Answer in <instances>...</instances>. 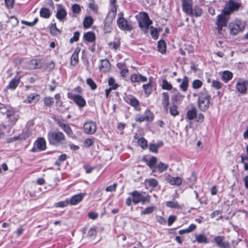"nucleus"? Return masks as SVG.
<instances>
[{"label":"nucleus","instance_id":"f257e3e1","mask_svg":"<svg viewBox=\"0 0 248 248\" xmlns=\"http://www.w3.org/2000/svg\"><path fill=\"white\" fill-rule=\"evenodd\" d=\"M210 99L211 96L207 90L203 89L201 91L198 100V107L201 110L204 111L209 108Z\"/></svg>","mask_w":248,"mask_h":248},{"label":"nucleus","instance_id":"f03ea898","mask_svg":"<svg viewBox=\"0 0 248 248\" xmlns=\"http://www.w3.org/2000/svg\"><path fill=\"white\" fill-rule=\"evenodd\" d=\"M132 198V202L135 204L141 203L144 204L150 202L151 196L145 192L134 190L129 193Z\"/></svg>","mask_w":248,"mask_h":248},{"label":"nucleus","instance_id":"7ed1b4c3","mask_svg":"<svg viewBox=\"0 0 248 248\" xmlns=\"http://www.w3.org/2000/svg\"><path fill=\"white\" fill-rule=\"evenodd\" d=\"M136 18L138 20L139 27L145 33H146L148 31L150 25L152 24V21L150 19L147 13L140 12L136 16Z\"/></svg>","mask_w":248,"mask_h":248},{"label":"nucleus","instance_id":"20e7f679","mask_svg":"<svg viewBox=\"0 0 248 248\" xmlns=\"http://www.w3.org/2000/svg\"><path fill=\"white\" fill-rule=\"evenodd\" d=\"M47 138L49 143L55 146L62 144L65 140L64 135L61 132L50 131Z\"/></svg>","mask_w":248,"mask_h":248},{"label":"nucleus","instance_id":"39448f33","mask_svg":"<svg viewBox=\"0 0 248 248\" xmlns=\"http://www.w3.org/2000/svg\"><path fill=\"white\" fill-rule=\"evenodd\" d=\"M241 6V3L235 2L233 0H229L224 5L221 12L230 16L231 14L237 11Z\"/></svg>","mask_w":248,"mask_h":248},{"label":"nucleus","instance_id":"423d86ee","mask_svg":"<svg viewBox=\"0 0 248 248\" xmlns=\"http://www.w3.org/2000/svg\"><path fill=\"white\" fill-rule=\"evenodd\" d=\"M229 18V16L226 15L222 12L217 16L216 24L217 25V32L219 34H223V28L227 26Z\"/></svg>","mask_w":248,"mask_h":248},{"label":"nucleus","instance_id":"0eeeda50","mask_svg":"<svg viewBox=\"0 0 248 248\" xmlns=\"http://www.w3.org/2000/svg\"><path fill=\"white\" fill-rule=\"evenodd\" d=\"M244 23L239 21L237 23H230L229 24V28L230 33L232 35H236L238 32L242 31L245 28Z\"/></svg>","mask_w":248,"mask_h":248},{"label":"nucleus","instance_id":"6e6552de","mask_svg":"<svg viewBox=\"0 0 248 248\" xmlns=\"http://www.w3.org/2000/svg\"><path fill=\"white\" fill-rule=\"evenodd\" d=\"M97 125L96 123L92 121L86 122L83 125L84 133L89 135H92L95 133Z\"/></svg>","mask_w":248,"mask_h":248},{"label":"nucleus","instance_id":"1a4fd4ad","mask_svg":"<svg viewBox=\"0 0 248 248\" xmlns=\"http://www.w3.org/2000/svg\"><path fill=\"white\" fill-rule=\"evenodd\" d=\"M124 100L128 104L134 108L136 110L138 111L140 110L139 101L134 96L130 95H126L124 98Z\"/></svg>","mask_w":248,"mask_h":248},{"label":"nucleus","instance_id":"9d476101","mask_svg":"<svg viewBox=\"0 0 248 248\" xmlns=\"http://www.w3.org/2000/svg\"><path fill=\"white\" fill-rule=\"evenodd\" d=\"M248 86V80L242 78H239L236 84L237 91L241 94H245L247 93Z\"/></svg>","mask_w":248,"mask_h":248},{"label":"nucleus","instance_id":"9b49d317","mask_svg":"<svg viewBox=\"0 0 248 248\" xmlns=\"http://www.w3.org/2000/svg\"><path fill=\"white\" fill-rule=\"evenodd\" d=\"M117 25L122 30L131 31L133 29L131 25L127 23V21L123 17H120L117 20Z\"/></svg>","mask_w":248,"mask_h":248},{"label":"nucleus","instance_id":"f8f14e48","mask_svg":"<svg viewBox=\"0 0 248 248\" xmlns=\"http://www.w3.org/2000/svg\"><path fill=\"white\" fill-rule=\"evenodd\" d=\"M67 96L69 99L73 100L78 107L82 108L85 106L86 101L81 96L75 95L70 93H68Z\"/></svg>","mask_w":248,"mask_h":248},{"label":"nucleus","instance_id":"ddd939ff","mask_svg":"<svg viewBox=\"0 0 248 248\" xmlns=\"http://www.w3.org/2000/svg\"><path fill=\"white\" fill-rule=\"evenodd\" d=\"M57 124L70 137L73 135V131L69 125L64 123L62 119H57L55 120Z\"/></svg>","mask_w":248,"mask_h":248},{"label":"nucleus","instance_id":"4468645a","mask_svg":"<svg viewBox=\"0 0 248 248\" xmlns=\"http://www.w3.org/2000/svg\"><path fill=\"white\" fill-rule=\"evenodd\" d=\"M153 120V116L152 112L146 109L144 115H138L135 118L136 122H142L144 121H152Z\"/></svg>","mask_w":248,"mask_h":248},{"label":"nucleus","instance_id":"2eb2a0df","mask_svg":"<svg viewBox=\"0 0 248 248\" xmlns=\"http://www.w3.org/2000/svg\"><path fill=\"white\" fill-rule=\"evenodd\" d=\"M36 147L39 151H43L46 149L45 140L43 138H38L34 143V147L32 148V152L36 151Z\"/></svg>","mask_w":248,"mask_h":248},{"label":"nucleus","instance_id":"dca6fc26","mask_svg":"<svg viewBox=\"0 0 248 248\" xmlns=\"http://www.w3.org/2000/svg\"><path fill=\"white\" fill-rule=\"evenodd\" d=\"M17 120V115L14 112L10 110L6 112V121L8 123L9 126L14 125Z\"/></svg>","mask_w":248,"mask_h":248},{"label":"nucleus","instance_id":"f3484780","mask_svg":"<svg viewBox=\"0 0 248 248\" xmlns=\"http://www.w3.org/2000/svg\"><path fill=\"white\" fill-rule=\"evenodd\" d=\"M224 236H217L214 238V241L220 248H229V243L226 241H224Z\"/></svg>","mask_w":248,"mask_h":248},{"label":"nucleus","instance_id":"a211bd4d","mask_svg":"<svg viewBox=\"0 0 248 248\" xmlns=\"http://www.w3.org/2000/svg\"><path fill=\"white\" fill-rule=\"evenodd\" d=\"M58 7L59 8L57 10L56 16L60 21H63L67 15L66 11L61 5L59 4Z\"/></svg>","mask_w":248,"mask_h":248},{"label":"nucleus","instance_id":"6ab92c4d","mask_svg":"<svg viewBox=\"0 0 248 248\" xmlns=\"http://www.w3.org/2000/svg\"><path fill=\"white\" fill-rule=\"evenodd\" d=\"M114 18L107 16L104 21V31L106 33L110 32L112 30V23Z\"/></svg>","mask_w":248,"mask_h":248},{"label":"nucleus","instance_id":"aec40b11","mask_svg":"<svg viewBox=\"0 0 248 248\" xmlns=\"http://www.w3.org/2000/svg\"><path fill=\"white\" fill-rule=\"evenodd\" d=\"M183 11L186 14H191L192 0H182Z\"/></svg>","mask_w":248,"mask_h":248},{"label":"nucleus","instance_id":"412c9836","mask_svg":"<svg viewBox=\"0 0 248 248\" xmlns=\"http://www.w3.org/2000/svg\"><path fill=\"white\" fill-rule=\"evenodd\" d=\"M18 24V21L17 18L14 16H11L8 18L6 22L8 31H11L14 27L16 26Z\"/></svg>","mask_w":248,"mask_h":248},{"label":"nucleus","instance_id":"4be33fe9","mask_svg":"<svg viewBox=\"0 0 248 248\" xmlns=\"http://www.w3.org/2000/svg\"><path fill=\"white\" fill-rule=\"evenodd\" d=\"M100 63L101 64L99 65V68L101 71L106 72L109 70L110 64L108 60H101Z\"/></svg>","mask_w":248,"mask_h":248},{"label":"nucleus","instance_id":"5701e85b","mask_svg":"<svg viewBox=\"0 0 248 248\" xmlns=\"http://www.w3.org/2000/svg\"><path fill=\"white\" fill-rule=\"evenodd\" d=\"M130 79L133 82H139L140 81L145 82L147 81V78L139 74H134L131 76Z\"/></svg>","mask_w":248,"mask_h":248},{"label":"nucleus","instance_id":"b1692460","mask_svg":"<svg viewBox=\"0 0 248 248\" xmlns=\"http://www.w3.org/2000/svg\"><path fill=\"white\" fill-rule=\"evenodd\" d=\"M162 104L164 109L167 111L169 105V95L167 92H163L162 93Z\"/></svg>","mask_w":248,"mask_h":248},{"label":"nucleus","instance_id":"393cba45","mask_svg":"<svg viewBox=\"0 0 248 248\" xmlns=\"http://www.w3.org/2000/svg\"><path fill=\"white\" fill-rule=\"evenodd\" d=\"M80 50L78 48H77L73 53L71 58V64L75 66L78 62V53Z\"/></svg>","mask_w":248,"mask_h":248},{"label":"nucleus","instance_id":"a878e982","mask_svg":"<svg viewBox=\"0 0 248 248\" xmlns=\"http://www.w3.org/2000/svg\"><path fill=\"white\" fill-rule=\"evenodd\" d=\"M191 14H186L190 16H194L195 17L200 16L202 14V9L198 6H195L194 8H191Z\"/></svg>","mask_w":248,"mask_h":248},{"label":"nucleus","instance_id":"bb28decb","mask_svg":"<svg viewBox=\"0 0 248 248\" xmlns=\"http://www.w3.org/2000/svg\"><path fill=\"white\" fill-rule=\"evenodd\" d=\"M142 87L144 90V93L146 94L149 95L152 92L153 87V82L151 81V80L150 79L149 82L147 84H143Z\"/></svg>","mask_w":248,"mask_h":248},{"label":"nucleus","instance_id":"cd10ccee","mask_svg":"<svg viewBox=\"0 0 248 248\" xmlns=\"http://www.w3.org/2000/svg\"><path fill=\"white\" fill-rule=\"evenodd\" d=\"M168 181L172 185L179 186L182 184V180L179 177H173L169 176Z\"/></svg>","mask_w":248,"mask_h":248},{"label":"nucleus","instance_id":"c85d7f7f","mask_svg":"<svg viewBox=\"0 0 248 248\" xmlns=\"http://www.w3.org/2000/svg\"><path fill=\"white\" fill-rule=\"evenodd\" d=\"M83 38L89 42H93L95 40V35L93 32L88 31L84 34Z\"/></svg>","mask_w":248,"mask_h":248},{"label":"nucleus","instance_id":"c756f323","mask_svg":"<svg viewBox=\"0 0 248 248\" xmlns=\"http://www.w3.org/2000/svg\"><path fill=\"white\" fill-rule=\"evenodd\" d=\"M184 98V96L180 93H178L174 95L171 97V100L173 104L180 103Z\"/></svg>","mask_w":248,"mask_h":248},{"label":"nucleus","instance_id":"7c9ffc66","mask_svg":"<svg viewBox=\"0 0 248 248\" xmlns=\"http://www.w3.org/2000/svg\"><path fill=\"white\" fill-rule=\"evenodd\" d=\"M197 109L196 108L192 107L188 110L186 113V117L189 120L194 119L196 117Z\"/></svg>","mask_w":248,"mask_h":248},{"label":"nucleus","instance_id":"2f4dec72","mask_svg":"<svg viewBox=\"0 0 248 248\" xmlns=\"http://www.w3.org/2000/svg\"><path fill=\"white\" fill-rule=\"evenodd\" d=\"M82 198L83 196L81 194L75 195L71 198L70 202L71 205H76L82 200Z\"/></svg>","mask_w":248,"mask_h":248},{"label":"nucleus","instance_id":"473e14b6","mask_svg":"<svg viewBox=\"0 0 248 248\" xmlns=\"http://www.w3.org/2000/svg\"><path fill=\"white\" fill-rule=\"evenodd\" d=\"M157 159L156 157H152L148 162L147 163V165L149 168L153 170V172L155 171V168H156V164L157 163Z\"/></svg>","mask_w":248,"mask_h":248},{"label":"nucleus","instance_id":"72a5a7b5","mask_svg":"<svg viewBox=\"0 0 248 248\" xmlns=\"http://www.w3.org/2000/svg\"><path fill=\"white\" fill-rule=\"evenodd\" d=\"M232 76L233 74L232 72L229 71H225L222 73V79L225 83H227L232 78Z\"/></svg>","mask_w":248,"mask_h":248},{"label":"nucleus","instance_id":"f704fd0d","mask_svg":"<svg viewBox=\"0 0 248 248\" xmlns=\"http://www.w3.org/2000/svg\"><path fill=\"white\" fill-rule=\"evenodd\" d=\"M188 80V78L187 76H185L182 83L180 85V87L183 92H186L187 90Z\"/></svg>","mask_w":248,"mask_h":248},{"label":"nucleus","instance_id":"c9c22d12","mask_svg":"<svg viewBox=\"0 0 248 248\" xmlns=\"http://www.w3.org/2000/svg\"><path fill=\"white\" fill-rule=\"evenodd\" d=\"M50 12L46 8L43 7L41 8L40 11V15L41 17L45 18H48L50 16Z\"/></svg>","mask_w":248,"mask_h":248},{"label":"nucleus","instance_id":"e433bc0d","mask_svg":"<svg viewBox=\"0 0 248 248\" xmlns=\"http://www.w3.org/2000/svg\"><path fill=\"white\" fill-rule=\"evenodd\" d=\"M157 48L158 51L162 54L165 53L166 52V43L163 40H160L158 42Z\"/></svg>","mask_w":248,"mask_h":248},{"label":"nucleus","instance_id":"4c0bfd02","mask_svg":"<svg viewBox=\"0 0 248 248\" xmlns=\"http://www.w3.org/2000/svg\"><path fill=\"white\" fill-rule=\"evenodd\" d=\"M168 168V165L167 164L163 163L162 162H159L156 166L155 168V171L156 170H158L160 172H162L165 171Z\"/></svg>","mask_w":248,"mask_h":248},{"label":"nucleus","instance_id":"58836bf2","mask_svg":"<svg viewBox=\"0 0 248 248\" xmlns=\"http://www.w3.org/2000/svg\"><path fill=\"white\" fill-rule=\"evenodd\" d=\"M93 24V19L91 16L85 17L83 21V26L84 28H88Z\"/></svg>","mask_w":248,"mask_h":248},{"label":"nucleus","instance_id":"ea45409f","mask_svg":"<svg viewBox=\"0 0 248 248\" xmlns=\"http://www.w3.org/2000/svg\"><path fill=\"white\" fill-rule=\"evenodd\" d=\"M43 65L42 60L40 59L32 60V69H37L41 67Z\"/></svg>","mask_w":248,"mask_h":248},{"label":"nucleus","instance_id":"a19ab883","mask_svg":"<svg viewBox=\"0 0 248 248\" xmlns=\"http://www.w3.org/2000/svg\"><path fill=\"white\" fill-rule=\"evenodd\" d=\"M196 240L199 243L206 244L208 243L207 237L202 234L197 235L196 236Z\"/></svg>","mask_w":248,"mask_h":248},{"label":"nucleus","instance_id":"79ce46f5","mask_svg":"<svg viewBox=\"0 0 248 248\" xmlns=\"http://www.w3.org/2000/svg\"><path fill=\"white\" fill-rule=\"evenodd\" d=\"M19 83V79L14 78L9 83L8 87L11 89H15Z\"/></svg>","mask_w":248,"mask_h":248},{"label":"nucleus","instance_id":"37998d69","mask_svg":"<svg viewBox=\"0 0 248 248\" xmlns=\"http://www.w3.org/2000/svg\"><path fill=\"white\" fill-rule=\"evenodd\" d=\"M50 32L51 34L55 35L60 34L61 33L60 30L57 28L55 23L51 24L50 27Z\"/></svg>","mask_w":248,"mask_h":248},{"label":"nucleus","instance_id":"c03bdc74","mask_svg":"<svg viewBox=\"0 0 248 248\" xmlns=\"http://www.w3.org/2000/svg\"><path fill=\"white\" fill-rule=\"evenodd\" d=\"M156 210V207L154 206H149L145 209V210L142 211L140 213L141 215H145L146 214H150L152 213L154 211Z\"/></svg>","mask_w":248,"mask_h":248},{"label":"nucleus","instance_id":"a18cd8bd","mask_svg":"<svg viewBox=\"0 0 248 248\" xmlns=\"http://www.w3.org/2000/svg\"><path fill=\"white\" fill-rule=\"evenodd\" d=\"M162 88L164 90L170 91L172 89V86L166 79H164L162 80Z\"/></svg>","mask_w":248,"mask_h":248},{"label":"nucleus","instance_id":"49530a36","mask_svg":"<svg viewBox=\"0 0 248 248\" xmlns=\"http://www.w3.org/2000/svg\"><path fill=\"white\" fill-rule=\"evenodd\" d=\"M166 206L170 208H180V206L177 202L169 201L166 202Z\"/></svg>","mask_w":248,"mask_h":248},{"label":"nucleus","instance_id":"de8ad7c7","mask_svg":"<svg viewBox=\"0 0 248 248\" xmlns=\"http://www.w3.org/2000/svg\"><path fill=\"white\" fill-rule=\"evenodd\" d=\"M202 85V81L199 79L194 80L192 84V86L194 89H198L200 88Z\"/></svg>","mask_w":248,"mask_h":248},{"label":"nucleus","instance_id":"09e8293b","mask_svg":"<svg viewBox=\"0 0 248 248\" xmlns=\"http://www.w3.org/2000/svg\"><path fill=\"white\" fill-rule=\"evenodd\" d=\"M170 112L171 115L175 116L179 114V112L177 110V107L175 104H173L170 108Z\"/></svg>","mask_w":248,"mask_h":248},{"label":"nucleus","instance_id":"8fccbe9b","mask_svg":"<svg viewBox=\"0 0 248 248\" xmlns=\"http://www.w3.org/2000/svg\"><path fill=\"white\" fill-rule=\"evenodd\" d=\"M111 5L112 7L111 8V11L108 12L107 16H109L110 17H112V18H115L117 12V7L115 4Z\"/></svg>","mask_w":248,"mask_h":248},{"label":"nucleus","instance_id":"3c124183","mask_svg":"<svg viewBox=\"0 0 248 248\" xmlns=\"http://www.w3.org/2000/svg\"><path fill=\"white\" fill-rule=\"evenodd\" d=\"M223 85V84L218 80H213L212 81V87L214 88L216 90L220 89Z\"/></svg>","mask_w":248,"mask_h":248},{"label":"nucleus","instance_id":"603ef678","mask_svg":"<svg viewBox=\"0 0 248 248\" xmlns=\"http://www.w3.org/2000/svg\"><path fill=\"white\" fill-rule=\"evenodd\" d=\"M45 104L48 107L51 106L54 103V99L53 97H46L44 100Z\"/></svg>","mask_w":248,"mask_h":248},{"label":"nucleus","instance_id":"864d4df0","mask_svg":"<svg viewBox=\"0 0 248 248\" xmlns=\"http://www.w3.org/2000/svg\"><path fill=\"white\" fill-rule=\"evenodd\" d=\"M86 83L89 86H90L92 90H93L96 89L97 85L91 78H87Z\"/></svg>","mask_w":248,"mask_h":248},{"label":"nucleus","instance_id":"5fc2aeb1","mask_svg":"<svg viewBox=\"0 0 248 248\" xmlns=\"http://www.w3.org/2000/svg\"><path fill=\"white\" fill-rule=\"evenodd\" d=\"M138 142L142 149H145L147 146V141L143 138L139 139Z\"/></svg>","mask_w":248,"mask_h":248},{"label":"nucleus","instance_id":"6e6d98bb","mask_svg":"<svg viewBox=\"0 0 248 248\" xmlns=\"http://www.w3.org/2000/svg\"><path fill=\"white\" fill-rule=\"evenodd\" d=\"M72 10L74 14H79L81 12V8L79 4H74L72 6Z\"/></svg>","mask_w":248,"mask_h":248},{"label":"nucleus","instance_id":"4d7b16f0","mask_svg":"<svg viewBox=\"0 0 248 248\" xmlns=\"http://www.w3.org/2000/svg\"><path fill=\"white\" fill-rule=\"evenodd\" d=\"M108 83L109 86H110L111 88L113 89V90H115L118 87V85L117 83H115V79L112 78H109L108 80Z\"/></svg>","mask_w":248,"mask_h":248},{"label":"nucleus","instance_id":"13d9d810","mask_svg":"<svg viewBox=\"0 0 248 248\" xmlns=\"http://www.w3.org/2000/svg\"><path fill=\"white\" fill-rule=\"evenodd\" d=\"M151 30V34L153 38L155 39H156L158 37V32L157 31V29L154 28L153 27L151 26L150 27Z\"/></svg>","mask_w":248,"mask_h":248},{"label":"nucleus","instance_id":"bf43d9fd","mask_svg":"<svg viewBox=\"0 0 248 248\" xmlns=\"http://www.w3.org/2000/svg\"><path fill=\"white\" fill-rule=\"evenodd\" d=\"M90 3L89 4V8L94 12H97L98 10V6L95 3L94 0H89Z\"/></svg>","mask_w":248,"mask_h":248},{"label":"nucleus","instance_id":"052dcab7","mask_svg":"<svg viewBox=\"0 0 248 248\" xmlns=\"http://www.w3.org/2000/svg\"><path fill=\"white\" fill-rule=\"evenodd\" d=\"M149 186L152 187H155L158 185L157 181L155 179H150L146 181Z\"/></svg>","mask_w":248,"mask_h":248},{"label":"nucleus","instance_id":"680f3d73","mask_svg":"<svg viewBox=\"0 0 248 248\" xmlns=\"http://www.w3.org/2000/svg\"><path fill=\"white\" fill-rule=\"evenodd\" d=\"M5 4L6 7L10 9L14 7L15 4V0H4Z\"/></svg>","mask_w":248,"mask_h":248},{"label":"nucleus","instance_id":"e2e57ef3","mask_svg":"<svg viewBox=\"0 0 248 248\" xmlns=\"http://www.w3.org/2000/svg\"><path fill=\"white\" fill-rule=\"evenodd\" d=\"M79 32L78 31H75L74 33V36L70 39L69 42L71 44L73 43L74 42H77L79 39Z\"/></svg>","mask_w":248,"mask_h":248},{"label":"nucleus","instance_id":"0e129e2a","mask_svg":"<svg viewBox=\"0 0 248 248\" xmlns=\"http://www.w3.org/2000/svg\"><path fill=\"white\" fill-rule=\"evenodd\" d=\"M94 143V141L93 139L88 138L86 139L84 141V146L86 148H89Z\"/></svg>","mask_w":248,"mask_h":248},{"label":"nucleus","instance_id":"69168bd1","mask_svg":"<svg viewBox=\"0 0 248 248\" xmlns=\"http://www.w3.org/2000/svg\"><path fill=\"white\" fill-rule=\"evenodd\" d=\"M68 203H69V202L68 200L59 202H57L55 204V207H62V208L64 207L67 206Z\"/></svg>","mask_w":248,"mask_h":248},{"label":"nucleus","instance_id":"338daca9","mask_svg":"<svg viewBox=\"0 0 248 248\" xmlns=\"http://www.w3.org/2000/svg\"><path fill=\"white\" fill-rule=\"evenodd\" d=\"M159 146L155 144H149V150L151 152L154 153H157L158 149Z\"/></svg>","mask_w":248,"mask_h":248},{"label":"nucleus","instance_id":"774afa93","mask_svg":"<svg viewBox=\"0 0 248 248\" xmlns=\"http://www.w3.org/2000/svg\"><path fill=\"white\" fill-rule=\"evenodd\" d=\"M96 234V231L95 228H91L89 229L88 232V236L92 238L95 236Z\"/></svg>","mask_w":248,"mask_h":248}]
</instances>
